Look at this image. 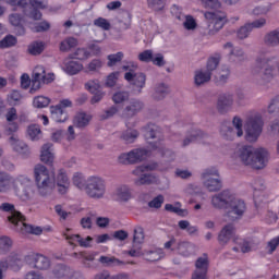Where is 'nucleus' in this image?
Listing matches in <instances>:
<instances>
[{"mask_svg":"<svg viewBox=\"0 0 279 279\" xmlns=\"http://www.w3.org/2000/svg\"><path fill=\"white\" fill-rule=\"evenodd\" d=\"M0 210L2 213H8L7 221L11 230L19 232L20 234H36L37 236L43 234V228L25 222L27 219L20 210L16 209L14 204L2 203L0 205Z\"/></svg>","mask_w":279,"mask_h":279,"instance_id":"nucleus-1","label":"nucleus"},{"mask_svg":"<svg viewBox=\"0 0 279 279\" xmlns=\"http://www.w3.org/2000/svg\"><path fill=\"white\" fill-rule=\"evenodd\" d=\"M236 156L245 167H252V169H265L267 161L269 160V153L265 148L254 149L252 146H242Z\"/></svg>","mask_w":279,"mask_h":279,"instance_id":"nucleus-2","label":"nucleus"},{"mask_svg":"<svg viewBox=\"0 0 279 279\" xmlns=\"http://www.w3.org/2000/svg\"><path fill=\"white\" fill-rule=\"evenodd\" d=\"M34 177L37 186V191L41 197L51 195L56 189V181L49 174V169L43 165H36L34 168Z\"/></svg>","mask_w":279,"mask_h":279,"instance_id":"nucleus-3","label":"nucleus"},{"mask_svg":"<svg viewBox=\"0 0 279 279\" xmlns=\"http://www.w3.org/2000/svg\"><path fill=\"white\" fill-rule=\"evenodd\" d=\"M34 177L37 186V191L41 197L51 195L56 189V181L49 174V169L43 165H36L34 168Z\"/></svg>","mask_w":279,"mask_h":279,"instance_id":"nucleus-4","label":"nucleus"},{"mask_svg":"<svg viewBox=\"0 0 279 279\" xmlns=\"http://www.w3.org/2000/svg\"><path fill=\"white\" fill-rule=\"evenodd\" d=\"M264 126L265 121H263V116L260 113L248 116L244 123L245 140L247 143H256L263 134Z\"/></svg>","mask_w":279,"mask_h":279,"instance_id":"nucleus-5","label":"nucleus"},{"mask_svg":"<svg viewBox=\"0 0 279 279\" xmlns=\"http://www.w3.org/2000/svg\"><path fill=\"white\" fill-rule=\"evenodd\" d=\"M85 193L92 199H101L106 195V181L99 177H89L86 180Z\"/></svg>","mask_w":279,"mask_h":279,"instance_id":"nucleus-6","label":"nucleus"},{"mask_svg":"<svg viewBox=\"0 0 279 279\" xmlns=\"http://www.w3.org/2000/svg\"><path fill=\"white\" fill-rule=\"evenodd\" d=\"M220 134L227 141H232L235 136L241 138V136H243V120L239 117H234L232 124L230 122L222 123Z\"/></svg>","mask_w":279,"mask_h":279,"instance_id":"nucleus-7","label":"nucleus"},{"mask_svg":"<svg viewBox=\"0 0 279 279\" xmlns=\"http://www.w3.org/2000/svg\"><path fill=\"white\" fill-rule=\"evenodd\" d=\"M205 19L208 21L207 36H215L226 25V13L205 12Z\"/></svg>","mask_w":279,"mask_h":279,"instance_id":"nucleus-8","label":"nucleus"},{"mask_svg":"<svg viewBox=\"0 0 279 279\" xmlns=\"http://www.w3.org/2000/svg\"><path fill=\"white\" fill-rule=\"evenodd\" d=\"M144 109L145 102L141 99L133 98L120 110L119 118L124 119V121H130L140 114V112H143Z\"/></svg>","mask_w":279,"mask_h":279,"instance_id":"nucleus-9","label":"nucleus"},{"mask_svg":"<svg viewBox=\"0 0 279 279\" xmlns=\"http://www.w3.org/2000/svg\"><path fill=\"white\" fill-rule=\"evenodd\" d=\"M245 210H247V206L245 202L239 198L233 199L230 206L227 208V217L229 221H239L243 219V215H245Z\"/></svg>","mask_w":279,"mask_h":279,"instance_id":"nucleus-10","label":"nucleus"},{"mask_svg":"<svg viewBox=\"0 0 279 279\" xmlns=\"http://www.w3.org/2000/svg\"><path fill=\"white\" fill-rule=\"evenodd\" d=\"M147 149L138 148L133 149L128 154H122L119 157L120 162L123 165H136V162H143V160H147L148 156Z\"/></svg>","mask_w":279,"mask_h":279,"instance_id":"nucleus-11","label":"nucleus"},{"mask_svg":"<svg viewBox=\"0 0 279 279\" xmlns=\"http://www.w3.org/2000/svg\"><path fill=\"white\" fill-rule=\"evenodd\" d=\"M235 197L230 193V191L225 190L211 198V204L214 208H226L228 210L229 206L234 202Z\"/></svg>","mask_w":279,"mask_h":279,"instance_id":"nucleus-12","label":"nucleus"},{"mask_svg":"<svg viewBox=\"0 0 279 279\" xmlns=\"http://www.w3.org/2000/svg\"><path fill=\"white\" fill-rule=\"evenodd\" d=\"M124 80L131 84V86H134V88H137L138 93L145 88V82H147V75L145 73L140 72H126L124 74Z\"/></svg>","mask_w":279,"mask_h":279,"instance_id":"nucleus-13","label":"nucleus"},{"mask_svg":"<svg viewBox=\"0 0 279 279\" xmlns=\"http://www.w3.org/2000/svg\"><path fill=\"white\" fill-rule=\"evenodd\" d=\"M234 105V96L230 93L221 94L217 101V110L220 114H226Z\"/></svg>","mask_w":279,"mask_h":279,"instance_id":"nucleus-14","label":"nucleus"},{"mask_svg":"<svg viewBox=\"0 0 279 279\" xmlns=\"http://www.w3.org/2000/svg\"><path fill=\"white\" fill-rule=\"evenodd\" d=\"M9 143L11 144L14 151L23 156V158H27L29 156V146L25 144V142L19 138V135H12L9 137Z\"/></svg>","mask_w":279,"mask_h":279,"instance_id":"nucleus-15","label":"nucleus"},{"mask_svg":"<svg viewBox=\"0 0 279 279\" xmlns=\"http://www.w3.org/2000/svg\"><path fill=\"white\" fill-rule=\"evenodd\" d=\"M56 182L58 185V191L61 195H64L66 191H69V186L71 182L69 181V177L66 175V171L64 169H60L56 177Z\"/></svg>","mask_w":279,"mask_h":279,"instance_id":"nucleus-16","label":"nucleus"},{"mask_svg":"<svg viewBox=\"0 0 279 279\" xmlns=\"http://www.w3.org/2000/svg\"><path fill=\"white\" fill-rule=\"evenodd\" d=\"M54 158L56 157L53 155V144L51 143L44 144L41 147V154H40L41 162L51 167V165H53Z\"/></svg>","mask_w":279,"mask_h":279,"instance_id":"nucleus-17","label":"nucleus"},{"mask_svg":"<svg viewBox=\"0 0 279 279\" xmlns=\"http://www.w3.org/2000/svg\"><path fill=\"white\" fill-rule=\"evenodd\" d=\"M43 73H45V68L43 65H38L33 71V80H32V87L29 89V93L34 95L37 90H40V84L43 80Z\"/></svg>","mask_w":279,"mask_h":279,"instance_id":"nucleus-18","label":"nucleus"},{"mask_svg":"<svg viewBox=\"0 0 279 279\" xmlns=\"http://www.w3.org/2000/svg\"><path fill=\"white\" fill-rule=\"evenodd\" d=\"M234 236V225L229 223L225 226L218 234V243L221 245H228L230 239Z\"/></svg>","mask_w":279,"mask_h":279,"instance_id":"nucleus-19","label":"nucleus"},{"mask_svg":"<svg viewBox=\"0 0 279 279\" xmlns=\"http://www.w3.org/2000/svg\"><path fill=\"white\" fill-rule=\"evenodd\" d=\"M9 22L15 27V34L17 36H25V26H23V15L19 13H12L9 16Z\"/></svg>","mask_w":279,"mask_h":279,"instance_id":"nucleus-20","label":"nucleus"},{"mask_svg":"<svg viewBox=\"0 0 279 279\" xmlns=\"http://www.w3.org/2000/svg\"><path fill=\"white\" fill-rule=\"evenodd\" d=\"M14 186V177L8 172L0 171V193H8Z\"/></svg>","mask_w":279,"mask_h":279,"instance_id":"nucleus-21","label":"nucleus"},{"mask_svg":"<svg viewBox=\"0 0 279 279\" xmlns=\"http://www.w3.org/2000/svg\"><path fill=\"white\" fill-rule=\"evenodd\" d=\"M172 252H178L180 256H192L195 253V245L190 242H179L177 248H172Z\"/></svg>","mask_w":279,"mask_h":279,"instance_id":"nucleus-22","label":"nucleus"},{"mask_svg":"<svg viewBox=\"0 0 279 279\" xmlns=\"http://www.w3.org/2000/svg\"><path fill=\"white\" fill-rule=\"evenodd\" d=\"M26 184L23 186L22 192L20 193V197L23 202H29V199H34V195L36 194V186L32 181L26 180Z\"/></svg>","mask_w":279,"mask_h":279,"instance_id":"nucleus-23","label":"nucleus"},{"mask_svg":"<svg viewBox=\"0 0 279 279\" xmlns=\"http://www.w3.org/2000/svg\"><path fill=\"white\" fill-rule=\"evenodd\" d=\"M207 136L208 135L199 130L191 131V133L183 140L182 147H189L191 143H196V141H202V138H206Z\"/></svg>","mask_w":279,"mask_h":279,"instance_id":"nucleus-24","label":"nucleus"},{"mask_svg":"<svg viewBox=\"0 0 279 279\" xmlns=\"http://www.w3.org/2000/svg\"><path fill=\"white\" fill-rule=\"evenodd\" d=\"M203 184L210 193L221 191L223 186L221 184V177H215L214 179H204Z\"/></svg>","mask_w":279,"mask_h":279,"instance_id":"nucleus-25","label":"nucleus"},{"mask_svg":"<svg viewBox=\"0 0 279 279\" xmlns=\"http://www.w3.org/2000/svg\"><path fill=\"white\" fill-rule=\"evenodd\" d=\"M51 117L57 123H64L69 119V113L60 106L50 108Z\"/></svg>","mask_w":279,"mask_h":279,"instance_id":"nucleus-26","label":"nucleus"},{"mask_svg":"<svg viewBox=\"0 0 279 279\" xmlns=\"http://www.w3.org/2000/svg\"><path fill=\"white\" fill-rule=\"evenodd\" d=\"M84 69V65L78 61H65L63 65V71L68 73V75H77L80 71Z\"/></svg>","mask_w":279,"mask_h":279,"instance_id":"nucleus-27","label":"nucleus"},{"mask_svg":"<svg viewBox=\"0 0 279 279\" xmlns=\"http://www.w3.org/2000/svg\"><path fill=\"white\" fill-rule=\"evenodd\" d=\"M99 263H101V265H105V267H123L125 265V262L114 256H100Z\"/></svg>","mask_w":279,"mask_h":279,"instance_id":"nucleus-28","label":"nucleus"},{"mask_svg":"<svg viewBox=\"0 0 279 279\" xmlns=\"http://www.w3.org/2000/svg\"><path fill=\"white\" fill-rule=\"evenodd\" d=\"M33 263L35 269H49L51 263L49 262V258H47L45 255L37 254L33 257Z\"/></svg>","mask_w":279,"mask_h":279,"instance_id":"nucleus-29","label":"nucleus"},{"mask_svg":"<svg viewBox=\"0 0 279 279\" xmlns=\"http://www.w3.org/2000/svg\"><path fill=\"white\" fill-rule=\"evenodd\" d=\"M264 43L267 47H278L279 45V28L267 33L264 37Z\"/></svg>","mask_w":279,"mask_h":279,"instance_id":"nucleus-30","label":"nucleus"},{"mask_svg":"<svg viewBox=\"0 0 279 279\" xmlns=\"http://www.w3.org/2000/svg\"><path fill=\"white\" fill-rule=\"evenodd\" d=\"M210 262L208 260V255L204 254L195 260V269L194 271H203L208 274V267Z\"/></svg>","mask_w":279,"mask_h":279,"instance_id":"nucleus-31","label":"nucleus"},{"mask_svg":"<svg viewBox=\"0 0 279 279\" xmlns=\"http://www.w3.org/2000/svg\"><path fill=\"white\" fill-rule=\"evenodd\" d=\"M220 62H221V54L216 53L209 57L206 64L207 73H210V75H213V71H217V66H219Z\"/></svg>","mask_w":279,"mask_h":279,"instance_id":"nucleus-32","label":"nucleus"},{"mask_svg":"<svg viewBox=\"0 0 279 279\" xmlns=\"http://www.w3.org/2000/svg\"><path fill=\"white\" fill-rule=\"evenodd\" d=\"M167 95H169V86L163 83L157 84L153 96L154 99L160 101V99H165Z\"/></svg>","mask_w":279,"mask_h":279,"instance_id":"nucleus-33","label":"nucleus"},{"mask_svg":"<svg viewBox=\"0 0 279 279\" xmlns=\"http://www.w3.org/2000/svg\"><path fill=\"white\" fill-rule=\"evenodd\" d=\"M213 77V74L207 71H196L194 82L196 86H203V84L208 83V81Z\"/></svg>","mask_w":279,"mask_h":279,"instance_id":"nucleus-34","label":"nucleus"},{"mask_svg":"<svg viewBox=\"0 0 279 279\" xmlns=\"http://www.w3.org/2000/svg\"><path fill=\"white\" fill-rule=\"evenodd\" d=\"M24 15L28 16V19H33L34 21H40L43 19V13L38 10V8L27 7L23 10Z\"/></svg>","mask_w":279,"mask_h":279,"instance_id":"nucleus-35","label":"nucleus"},{"mask_svg":"<svg viewBox=\"0 0 279 279\" xmlns=\"http://www.w3.org/2000/svg\"><path fill=\"white\" fill-rule=\"evenodd\" d=\"M73 123L75 128H86L90 123V118L84 112L77 113L74 117Z\"/></svg>","mask_w":279,"mask_h":279,"instance_id":"nucleus-36","label":"nucleus"},{"mask_svg":"<svg viewBox=\"0 0 279 279\" xmlns=\"http://www.w3.org/2000/svg\"><path fill=\"white\" fill-rule=\"evenodd\" d=\"M53 276L56 278H69L71 276V268L60 264L53 269Z\"/></svg>","mask_w":279,"mask_h":279,"instance_id":"nucleus-37","label":"nucleus"},{"mask_svg":"<svg viewBox=\"0 0 279 279\" xmlns=\"http://www.w3.org/2000/svg\"><path fill=\"white\" fill-rule=\"evenodd\" d=\"M117 197L120 202H130L132 199V191L128 186H121L117 190Z\"/></svg>","mask_w":279,"mask_h":279,"instance_id":"nucleus-38","label":"nucleus"},{"mask_svg":"<svg viewBox=\"0 0 279 279\" xmlns=\"http://www.w3.org/2000/svg\"><path fill=\"white\" fill-rule=\"evenodd\" d=\"M178 226L180 230H186L187 234L190 235L197 234L199 231V228H197V226H191L189 220H181L178 222Z\"/></svg>","mask_w":279,"mask_h":279,"instance_id":"nucleus-39","label":"nucleus"},{"mask_svg":"<svg viewBox=\"0 0 279 279\" xmlns=\"http://www.w3.org/2000/svg\"><path fill=\"white\" fill-rule=\"evenodd\" d=\"M45 51V43L43 41H34L28 46V53L31 56H40Z\"/></svg>","mask_w":279,"mask_h":279,"instance_id":"nucleus-40","label":"nucleus"},{"mask_svg":"<svg viewBox=\"0 0 279 279\" xmlns=\"http://www.w3.org/2000/svg\"><path fill=\"white\" fill-rule=\"evenodd\" d=\"M12 250V239L10 236L4 235L0 238V254H8Z\"/></svg>","mask_w":279,"mask_h":279,"instance_id":"nucleus-41","label":"nucleus"},{"mask_svg":"<svg viewBox=\"0 0 279 279\" xmlns=\"http://www.w3.org/2000/svg\"><path fill=\"white\" fill-rule=\"evenodd\" d=\"M74 47H77V39L69 37L60 43V51L66 52L71 51Z\"/></svg>","mask_w":279,"mask_h":279,"instance_id":"nucleus-42","label":"nucleus"},{"mask_svg":"<svg viewBox=\"0 0 279 279\" xmlns=\"http://www.w3.org/2000/svg\"><path fill=\"white\" fill-rule=\"evenodd\" d=\"M250 34H252V25L246 23L236 31V38L245 40V38H250Z\"/></svg>","mask_w":279,"mask_h":279,"instance_id":"nucleus-43","label":"nucleus"},{"mask_svg":"<svg viewBox=\"0 0 279 279\" xmlns=\"http://www.w3.org/2000/svg\"><path fill=\"white\" fill-rule=\"evenodd\" d=\"M214 178H221L219 174V169L217 167L206 168L202 173V180H210Z\"/></svg>","mask_w":279,"mask_h":279,"instance_id":"nucleus-44","label":"nucleus"},{"mask_svg":"<svg viewBox=\"0 0 279 279\" xmlns=\"http://www.w3.org/2000/svg\"><path fill=\"white\" fill-rule=\"evenodd\" d=\"M156 177L151 174H142L138 179H135L134 184L136 186H143L145 184H154Z\"/></svg>","mask_w":279,"mask_h":279,"instance_id":"nucleus-45","label":"nucleus"},{"mask_svg":"<svg viewBox=\"0 0 279 279\" xmlns=\"http://www.w3.org/2000/svg\"><path fill=\"white\" fill-rule=\"evenodd\" d=\"M19 40L14 35H7L2 40H0V49H9L10 47L16 46Z\"/></svg>","mask_w":279,"mask_h":279,"instance_id":"nucleus-46","label":"nucleus"},{"mask_svg":"<svg viewBox=\"0 0 279 279\" xmlns=\"http://www.w3.org/2000/svg\"><path fill=\"white\" fill-rule=\"evenodd\" d=\"M121 138L128 144L134 143V141L138 138V131L131 130V129L126 130L125 132L122 133Z\"/></svg>","mask_w":279,"mask_h":279,"instance_id":"nucleus-47","label":"nucleus"},{"mask_svg":"<svg viewBox=\"0 0 279 279\" xmlns=\"http://www.w3.org/2000/svg\"><path fill=\"white\" fill-rule=\"evenodd\" d=\"M183 19H185L183 27L187 29V32H194V29H197V22L193 15H183Z\"/></svg>","mask_w":279,"mask_h":279,"instance_id":"nucleus-48","label":"nucleus"},{"mask_svg":"<svg viewBox=\"0 0 279 279\" xmlns=\"http://www.w3.org/2000/svg\"><path fill=\"white\" fill-rule=\"evenodd\" d=\"M51 104V99L45 96H37L33 100V105L35 108H47Z\"/></svg>","mask_w":279,"mask_h":279,"instance_id":"nucleus-49","label":"nucleus"},{"mask_svg":"<svg viewBox=\"0 0 279 279\" xmlns=\"http://www.w3.org/2000/svg\"><path fill=\"white\" fill-rule=\"evenodd\" d=\"M73 184L76 186V189H80V191L86 190V179L82 173H76L73 177Z\"/></svg>","mask_w":279,"mask_h":279,"instance_id":"nucleus-50","label":"nucleus"},{"mask_svg":"<svg viewBox=\"0 0 279 279\" xmlns=\"http://www.w3.org/2000/svg\"><path fill=\"white\" fill-rule=\"evenodd\" d=\"M143 256H145V259L149 263H156V260H160L162 258V255L158 251H145Z\"/></svg>","mask_w":279,"mask_h":279,"instance_id":"nucleus-51","label":"nucleus"},{"mask_svg":"<svg viewBox=\"0 0 279 279\" xmlns=\"http://www.w3.org/2000/svg\"><path fill=\"white\" fill-rule=\"evenodd\" d=\"M108 63L107 66H117L121 60H123V52H117L114 54H109L107 57Z\"/></svg>","mask_w":279,"mask_h":279,"instance_id":"nucleus-52","label":"nucleus"},{"mask_svg":"<svg viewBox=\"0 0 279 279\" xmlns=\"http://www.w3.org/2000/svg\"><path fill=\"white\" fill-rule=\"evenodd\" d=\"M94 25L95 27H99L100 29H104V32H109V29L112 27L109 21L104 17H98L94 20Z\"/></svg>","mask_w":279,"mask_h":279,"instance_id":"nucleus-53","label":"nucleus"},{"mask_svg":"<svg viewBox=\"0 0 279 279\" xmlns=\"http://www.w3.org/2000/svg\"><path fill=\"white\" fill-rule=\"evenodd\" d=\"M163 204H165V196L162 194H159L154 199L148 202V208H156L158 210L159 208H162Z\"/></svg>","mask_w":279,"mask_h":279,"instance_id":"nucleus-54","label":"nucleus"},{"mask_svg":"<svg viewBox=\"0 0 279 279\" xmlns=\"http://www.w3.org/2000/svg\"><path fill=\"white\" fill-rule=\"evenodd\" d=\"M128 99H130V93L128 92H118L112 96V101L117 105L123 104V101H128Z\"/></svg>","mask_w":279,"mask_h":279,"instance_id":"nucleus-55","label":"nucleus"},{"mask_svg":"<svg viewBox=\"0 0 279 279\" xmlns=\"http://www.w3.org/2000/svg\"><path fill=\"white\" fill-rule=\"evenodd\" d=\"M71 58H74L75 60H88V58H90V52L84 48H78L74 51Z\"/></svg>","mask_w":279,"mask_h":279,"instance_id":"nucleus-56","label":"nucleus"},{"mask_svg":"<svg viewBox=\"0 0 279 279\" xmlns=\"http://www.w3.org/2000/svg\"><path fill=\"white\" fill-rule=\"evenodd\" d=\"M119 112H121V110H119V106L113 105L105 110V112L101 114V119H112V117H114V114H119Z\"/></svg>","mask_w":279,"mask_h":279,"instance_id":"nucleus-57","label":"nucleus"},{"mask_svg":"<svg viewBox=\"0 0 279 279\" xmlns=\"http://www.w3.org/2000/svg\"><path fill=\"white\" fill-rule=\"evenodd\" d=\"M143 241H145V231L143 227H136L134 229L133 242L141 244Z\"/></svg>","mask_w":279,"mask_h":279,"instance_id":"nucleus-58","label":"nucleus"},{"mask_svg":"<svg viewBox=\"0 0 279 279\" xmlns=\"http://www.w3.org/2000/svg\"><path fill=\"white\" fill-rule=\"evenodd\" d=\"M147 3L148 8L155 12H160V10L165 9V0H147Z\"/></svg>","mask_w":279,"mask_h":279,"instance_id":"nucleus-59","label":"nucleus"},{"mask_svg":"<svg viewBox=\"0 0 279 279\" xmlns=\"http://www.w3.org/2000/svg\"><path fill=\"white\" fill-rule=\"evenodd\" d=\"M97 217V215L89 213L86 217L81 219V226L84 229L90 230L93 228V218Z\"/></svg>","mask_w":279,"mask_h":279,"instance_id":"nucleus-60","label":"nucleus"},{"mask_svg":"<svg viewBox=\"0 0 279 279\" xmlns=\"http://www.w3.org/2000/svg\"><path fill=\"white\" fill-rule=\"evenodd\" d=\"M271 10V5H257L253 9L254 16H263L265 14H268Z\"/></svg>","mask_w":279,"mask_h":279,"instance_id":"nucleus-61","label":"nucleus"},{"mask_svg":"<svg viewBox=\"0 0 279 279\" xmlns=\"http://www.w3.org/2000/svg\"><path fill=\"white\" fill-rule=\"evenodd\" d=\"M140 62H151L154 60V50H144L138 54Z\"/></svg>","mask_w":279,"mask_h":279,"instance_id":"nucleus-62","label":"nucleus"},{"mask_svg":"<svg viewBox=\"0 0 279 279\" xmlns=\"http://www.w3.org/2000/svg\"><path fill=\"white\" fill-rule=\"evenodd\" d=\"M145 136L146 138H157L158 137V129L156 125H148L145 128Z\"/></svg>","mask_w":279,"mask_h":279,"instance_id":"nucleus-63","label":"nucleus"},{"mask_svg":"<svg viewBox=\"0 0 279 279\" xmlns=\"http://www.w3.org/2000/svg\"><path fill=\"white\" fill-rule=\"evenodd\" d=\"M269 114H274V112L279 113V96L275 97L268 106Z\"/></svg>","mask_w":279,"mask_h":279,"instance_id":"nucleus-64","label":"nucleus"}]
</instances>
